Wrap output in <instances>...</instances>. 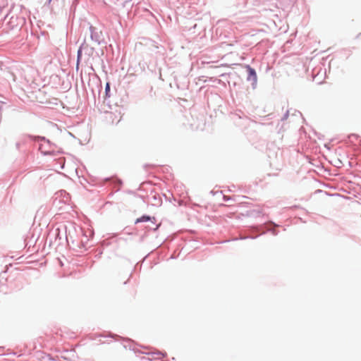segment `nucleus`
<instances>
[{"label":"nucleus","instance_id":"1","mask_svg":"<svg viewBox=\"0 0 361 361\" xmlns=\"http://www.w3.org/2000/svg\"><path fill=\"white\" fill-rule=\"evenodd\" d=\"M150 220V217L148 216H142L140 218H138L135 220V224L140 223V222H145Z\"/></svg>","mask_w":361,"mask_h":361},{"label":"nucleus","instance_id":"2","mask_svg":"<svg viewBox=\"0 0 361 361\" xmlns=\"http://www.w3.org/2000/svg\"><path fill=\"white\" fill-rule=\"evenodd\" d=\"M109 91H110V85L109 82H107L106 84V87H105V92H106V95H108Z\"/></svg>","mask_w":361,"mask_h":361},{"label":"nucleus","instance_id":"3","mask_svg":"<svg viewBox=\"0 0 361 361\" xmlns=\"http://www.w3.org/2000/svg\"><path fill=\"white\" fill-rule=\"evenodd\" d=\"M250 71L251 74H255V71L252 68H250Z\"/></svg>","mask_w":361,"mask_h":361},{"label":"nucleus","instance_id":"4","mask_svg":"<svg viewBox=\"0 0 361 361\" xmlns=\"http://www.w3.org/2000/svg\"><path fill=\"white\" fill-rule=\"evenodd\" d=\"M51 0H49V1L50 2Z\"/></svg>","mask_w":361,"mask_h":361}]
</instances>
